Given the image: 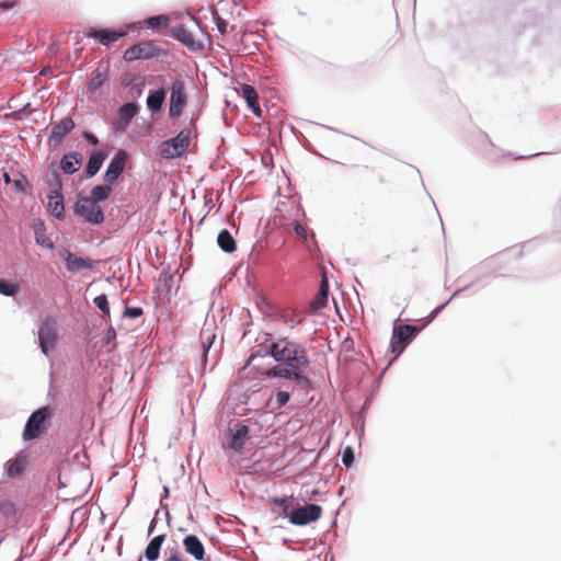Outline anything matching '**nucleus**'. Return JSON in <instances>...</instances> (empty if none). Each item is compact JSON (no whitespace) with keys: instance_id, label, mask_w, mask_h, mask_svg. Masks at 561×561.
Here are the masks:
<instances>
[{"instance_id":"1","label":"nucleus","mask_w":561,"mask_h":561,"mask_svg":"<svg viewBox=\"0 0 561 561\" xmlns=\"http://www.w3.org/2000/svg\"><path fill=\"white\" fill-rule=\"evenodd\" d=\"M270 353L280 365L272 367L266 373L268 377L293 379L302 387L309 386V379L304 375L309 358L302 345L288 339H280L272 343Z\"/></svg>"},{"instance_id":"2","label":"nucleus","mask_w":561,"mask_h":561,"mask_svg":"<svg viewBox=\"0 0 561 561\" xmlns=\"http://www.w3.org/2000/svg\"><path fill=\"white\" fill-rule=\"evenodd\" d=\"M278 215L275 219H278V224L285 228H293L296 234L302 239H307V229L301 224V218L304 217L302 209L299 204L295 201H283L277 206Z\"/></svg>"},{"instance_id":"3","label":"nucleus","mask_w":561,"mask_h":561,"mask_svg":"<svg viewBox=\"0 0 561 561\" xmlns=\"http://www.w3.org/2000/svg\"><path fill=\"white\" fill-rule=\"evenodd\" d=\"M389 160L383 156H376L369 159L358 172L359 179L369 187L375 188L377 184L385 183V173L388 170Z\"/></svg>"},{"instance_id":"4","label":"nucleus","mask_w":561,"mask_h":561,"mask_svg":"<svg viewBox=\"0 0 561 561\" xmlns=\"http://www.w3.org/2000/svg\"><path fill=\"white\" fill-rule=\"evenodd\" d=\"M47 185L49 187L48 204L47 208L50 215L58 219L65 217L64 196L61 194L62 183L57 173H53L47 179Z\"/></svg>"},{"instance_id":"5","label":"nucleus","mask_w":561,"mask_h":561,"mask_svg":"<svg viewBox=\"0 0 561 561\" xmlns=\"http://www.w3.org/2000/svg\"><path fill=\"white\" fill-rule=\"evenodd\" d=\"M191 142V130L183 129L175 137L160 146V154L164 159H174L185 153Z\"/></svg>"},{"instance_id":"6","label":"nucleus","mask_w":561,"mask_h":561,"mask_svg":"<svg viewBox=\"0 0 561 561\" xmlns=\"http://www.w3.org/2000/svg\"><path fill=\"white\" fill-rule=\"evenodd\" d=\"M186 85L182 77L178 76L173 79L170 88L169 115L173 118L181 116L187 104Z\"/></svg>"},{"instance_id":"7","label":"nucleus","mask_w":561,"mask_h":561,"mask_svg":"<svg viewBox=\"0 0 561 561\" xmlns=\"http://www.w3.org/2000/svg\"><path fill=\"white\" fill-rule=\"evenodd\" d=\"M161 54V48L157 41H142L128 47L123 55L126 61H135L139 59H151Z\"/></svg>"},{"instance_id":"8","label":"nucleus","mask_w":561,"mask_h":561,"mask_svg":"<svg viewBox=\"0 0 561 561\" xmlns=\"http://www.w3.org/2000/svg\"><path fill=\"white\" fill-rule=\"evenodd\" d=\"M75 214L82 217L85 221L100 225L104 221L102 208L93 199L87 196H80L75 204Z\"/></svg>"},{"instance_id":"9","label":"nucleus","mask_w":561,"mask_h":561,"mask_svg":"<svg viewBox=\"0 0 561 561\" xmlns=\"http://www.w3.org/2000/svg\"><path fill=\"white\" fill-rule=\"evenodd\" d=\"M58 341L57 322L54 318H46L38 329V342L42 352L47 356Z\"/></svg>"},{"instance_id":"10","label":"nucleus","mask_w":561,"mask_h":561,"mask_svg":"<svg viewBox=\"0 0 561 561\" xmlns=\"http://www.w3.org/2000/svg\"><path fill=\"white\" fill-rule=\"evenodd\" d=\"M419 329L410 324H400L393 328L390 347L392 353L401 354L407 344L419 333Z\"/></svg>"},{"instance_id":"11","label":"nucleus","mask_w":561,"mask_h":561,"mask_svg":"<svg viewBox=\"0 0 561 561\" xmlns=\"http://www.w3.org/2000/svg\"><path fill=\"white\" fill-rule=\"evenodd\" d=\"M50 416V410L48 407H44L35 411L27 420L23 438L25 440H31L37 438L44 430L45 421Z\"/></svg>"},{"instance_id":"12","label":"nucleus","mask_w":561,"mask_h":561,"mask_svg":"<svg viewBox=\"0 0 561 561\" xmlns=\"http://www.w3.org/2000/svg\"><path fill=\"white\" fill-rule=\"evenodd\" d=\"M322 507L317 504H307L290 511L288 520L296 526H305L309 523L316 522L321 517Z\"/></svg>"},{"instance_id":"13","label":"nucleus","mask_w":561,"mask_h":561,"mask_svg":"<svg viewBox=\"0 0 561 561\" xmlns=\"http://www.w3.org/2000/svg\"><path fill=\"white\" fill-rule=\"evenodd\" d=\"M127 159V153L124 150H119L111 160L107 170L105 172L104 179L110 184H113L119 175L123 173L125 163Z\"/></svg>"},{"instance_id":"14","label":"nucleus","mask_w":561,"mask_h":561,"mask_svg":"<svg viewBox=\"0 0 561 561\" xmlns=\"http://www.w3.org/2000/svg\"><path fill=\"white\" fill-rule=\"evenodd\" d=\"M126 35L124 31H112V30H95L89 28L85 32L87 37L95 38L102 45H110Z\"/></svg>"},{"instance_id":"15","label":"nucleus","mask_w":561,"mask_h":561,"mask_svg":"<svg viewBox=\"0 0 561 561\" xmlns=\"http://www.w3.org/2000/svg\"><path fill=\"white\" fill-rule=\"evenodd\" d=\"M183 547L186 553L195 560L202 561L205 558V548L199 538L195 535H187L183 539Z\"/></svg>"},{"instance_id":"16","label":"nucleus","mask_w":561,"mask_h":561,"mask_svg":"<svg viewBox=\"0 0 561 561\" xmlns=\"http://www.w3.org/2000/svg\"><path fill=\"white\" fill-rule=\"evenodd\" d=\"M241 95L245 100L251 112L256 116H262V110L259 104V95L256 90L250 84L241 85Z\"/></svg>"},{"instance_id":"17","label":"nucleus","mask_w":561,"mask_h":561,"mask_svg":"<svg viewBox=\"0 0 561 561\" xmlns=\"http://www.w3.org/2000/svg\"><path fill=\"white\" fill-rule=\"evenodd\" d=\"M173 36L179 39L183 45L187 46L192 50H198L203 48L199 41H196L193 34L184 26H176L172 30Z\"/></svg>"},{"instance_id":"18","label":"nucleus","mask_w":561,"mask_h":561,"mask_svg":"<svg viewBox=\"0 0 561 561\" xmlns=\"http://www.w3.org/2000/svg\"><path fill=\"white\" fill-rule=\"evenodd\" d=\"M138 112V105L129 102L125 103L118 111V122L116 129L124 130Z\"/></svg>"},{"instance_id":"19","label":"nucleus","mask_w":561,"mask_h":561,"mask_svg":"<svg viewBox=\"0 0 561 561\" xmlns=\"http://www.w3.org/2000/svg\"><path fill=\"white\" fill-rule=\"evenodd\" d=\"M65 261H66L67 270L72 273L81 271V270H90L93 267L92 260L78 257L69 251L66 252Z\"/></svg>"},{"instance_id":"20","label":"nucleus","mask_w":561,"mask_h":561,"mask_svg":"<svg viewBox=\"0 0 561 561\" xmlns=\"http://www.w3.org/2000/svg\"><path fill=\"white\" fill-rule=\"evenodd\" d=\"M108 79V66H99L91 75L89 91L96 92Z\"/></svg>"},{"instance_id":"21","label":"nucleus","mask_w":561,"mask_h":561,"mask_svg":"<svg viewBox=\"0 0 561 561\" xmlns=\"http://www.w3.org/2000/svg\"><path fill=\"white\" fill-rule=\"evenodd\" d=\"M329 294V284L325 278L321 280V285L316 297L310 301V309L313 312H318L327 306Z\"/></svg>"},{"instance_id":"22","label":"nucleus","mask_w":561,"mask_h":561,"mask_svg":"<svg viewBox=\"0 0 561 561\" xmlns=\"http://www.w3.org/2000/svg\"><path fill=\"white\" fill-rule=\"evenodd\" d=\"M165 540V535H158L153 537L145 549L144 556L148 561H157L160 556V550Z\"/></svg>"},{"instance_id":"23","label":"nucleus","mask_w":561,"mask_h":561,"mask_svg":"<svg viewBox=\"0 0 561 561\" xmlns=\"http://www.w3.org/2000/svg\"><path fill=\"white\" fill-rule=\"evenodd\" d=\"M26 457L18 456L14 459H10L7 461V474L10 478H16L23 473L26 468Z\"/></svg>"},{"instance_id":"24","label":"nucleus","mask_w":561,"mask_h":561,"mask_svg":"<svg viewBox=\"0 0 561 561\" xmlns=\"http://www.w3.org/2000/svg\"><path fill=\"white\" fill-rule=\"evenodd\" d=\"M80 165L81 157L77 152L65 154L60 161V167L62 171L67 174L75 173L80 168Z\"/></svg>"},{"instance_id":"25","label":"nucleus","mask_w":561,"mask_h":561,"mask_svg":"<svg viewBox=\"0 0 561 561\" xmlns=\"http://www.w3.org/2000/svg\"><path fill=\"white\" fill-rule=\"evenodd\" d=\"M249 427L245 425L240 426L232 435L229 442V447L236 451H240L248 438Z\"/></svg>"},{"instance_id":"26","label":"nucleus","mask_w":561,"mask_h":561,"mask_svg":"<svg viewBox=\"0 0 561 561\" xmlns=\"http://www.w3.org/2000/svg\"><path fill=\"white\" fill-rule=\"evenodd\" d=\"M164 100H165V90L163 88L152 91L149 93V95L147 98V107L152 113H156L161 110Z\"/></svg>"},{"instance_id":"27","label":"nucleus","mask_w":561,"mask_h":561,"mask_svg":"<svg viewBox=\"0 0 561 561\" xmlns=\"http://www.w3.org/2000/svg\"><path fill=\"white\" fill-rule=\"evenodd\" d=\"M33 230L35 233V240L36 243L51 249L54 247V243L50 241V239L46 236V229L45 225L42 220H35L33 224Z\"/></svg>"},{"instance_id":"28","label":"nucleus","mask_w":561,"mask_h":561,"mask_svg":"<svg viewBox=\"0 0 561 561\" xmlns=\"http://www.w3.org/2000/svg\"><path fill=\"white\" fill-rule=\"evenodd\" d=\"M217 243L219 248L227 253H232L237 249L236 240L227 229L219 232Z\"/></svg>"},{"instance_id":"29","label":"nucleus","mask_w":561,"mask_h":561,"mask_svg":"<svg viewBox=\"0 0 561 561\" xmlns=\"http://www.w3.org/2000/svg\"><path fill=\"white\" fill-rule=\"evenodd\" d=\"M75 128V122L70 117L62 118L51 129V136L61 139Z\"/></svg>"},{"instance_id":"30","label":"nucleus","mask_w":561,"mask_h":561,"mask_svg":"<svg viewBox=\"0 0 561 561\" xmlns=\"http://www.w3.org/2000/svg\"><path fill=\"white\" fill-rule=\"evenodd\" d=\"M105 159V154L103 152H93L88 161L85 173L88 178L94 176L102 167V163Z\"/></svg>"},{"instance_id":"31","label":"nucleus","mask_w":561,"mask_h":561,"mask_svg":"<svg viewBox=\"0 0 561 561\" xmlns=\"http://www.w3.org/2000/svg\"><path fill=\"white\" fill-rule=\"evenodd\" d=\"M112 187L110 185H96L91 190V195L88 198L93 199L95 203L105 201L110 197Z\"/></svg>"},{"instance_id":"32","label":"nucleus","mask_w":561,"mask_h":561,"mask_svg":"<svg viewBox=\"0 0 561 561\" xmlns=\"http://www.w3.org/2000/svg\"><path fill=\"white\" fill-rule=\"evenodd\" d=\"M288 496H284V497H273L271 500V502L280 508V511H277L276 508H272V512H279V515L282 516H285V517H288L290 511H289V506H288Z\"/></svg>"},{"instance_id":"33","label":"nucleus","mask_w":561,"mask_h":561,"mask_svg":"<svg viewBox=\"0 0 561 561\" xmlns=\"http://www.w3.org/2000/svg\"><path fill=\"white\" fill-rule=\"evenodd\" d=\"M19 290V285L0 279V294L4 296H14Z\"/></svg>"},{"instance_id":"34","label":"nucleus","mask_w":561,"mask_h":561,"mask_svg":"<svg viewBox=\"0 0 561 561\" xmlns=\"http://www.w3.org/2000/svg\"><path fill=\"white\" fill-rule=\"evenodd\" d=\"M169 16L167 15H157V16H151L147 20V24L148 26L150 27H162V26H167L168 23H169Z\"/></svg>"},{"instance_id":"35","label":"nucleus","mask_w":561,"mask_h":561,"mask_svg":"<svg viewBox=\"0 0 561 561\" xmlns=\"http://www.w3.org/2000/svg\"><path fill=\"white\" fill-rule=\"evenodd\" d=\"M93 302L105 316H110V306L105 295L96 296Z\"/></svg>"},{"instance_id":"36","label":"nucleus","mask_w":561,"mask_h":561,"mask_svg":"<svg viewBox=\"0 0 561 561\" xmlns=\"http://www.w3.org/2000/svg\"><path fill=\"white\" fill-rule=\"evenodd\" d=\"M342 462L344 466L350 467L354 462V451L351 446H347L342 451Z\"/></svg>"},{"instance_id":"37","label":"nucleus","mask_w":561,"mask_h":561,"mask_svg":"<svg viewBox=\"0 0 561 561\" xmlns=\"http://www.w3.org/2000/svg\"><path fill=\"white\" fill-rule=\"evenodd\" d=\"M213 16L217 25L218 32L224 35L227 32V22L224 20L216 10L213 11Z\"/></svg>"},{"instance_id":"38","label":"nucleus","mask_w":561,"mask_h":561,"mask_svg":"<svg viewBox=\"0 0 561 561\" xmlns=\"http://www.w3.org/2000/svg\"><path fill=\"white\" fill-rule=\"evenodd\" d=\"M144 311L140 307H126L123 316L127 318H139L142 316Z\"/></svg>"},{"instance_id":"39","label":"nucleus","mask_w":561,"mask_h":561,"mask_svg":"<svg viewBox=\"0 0 561 561\" xmlns=\"http://www.w3.org/2000/svg\"><path fill=\"white\" fill-rule=\"evenodd\" d=\"M28 187V181L24 175H21L19 179L14 180V188L18 192H24Z\"/></svg>"},{"instance_id":"40","label":"nucleus","mask_w":561,"mask_h":561,"mask_svg":"<svg viewBox=\"0 0 561 561\" xmlns=\"http://www.w3.org/2000/svg\"><path fill=\"white\" fill-rule=\"evenodd\" d=\"M289 401V393L287 391H278L276 393L277 408L284 407Z\"/></svg>"},{"instance_id":"41","label":"nucleus","mask_w":561,"mask_h":561,"mask_svg":"<svg viewBox=\"0 0 561 561\" xmlns=\"http://www.w3.org/2000/svg\"><path fill=\"white\" fill-rule=\"evenodd\" d=\"M304 320V317L301 314H297L295 317H293L290 320H287L286 322L291 327L294 328L295 325L301 323Z\"/></svg>"},{"instance_id":"42","label":"nucleus","mask_w":561,"mask_h":561,"mask_svg":"<svg viewBox=\"0 0 561 561\" xmlns=\"http://www.w3.org/2000/svg\"><path fill=\"white\" fill-rule=\"evenodd\" d=\"M16 4H18V1L2 2V3H0V10L7 11V10L12 9Z\"/></svg>"},{"instance_id":"43","label":"nucleus","mask_w":561,"mask_h":561,"mask_svg":"<svg viewBox=\"0 0 561 561\" xmlns=\"http://www.w3.org/2000/svg\"><path fill=\"white\" fill-rule=\"evenodd\" d=\"M214 336H210V335H207V337L205 340H203L202 342V345H203V350L205 352H207L211 345V340H213Z\"/></svg>"},{"instance_id":"44","label":"nucleus","mask_w":561,"mask_h":561,"mask_svg":"<svg viewBox=\"0 0 561 561\" xmlns=\"http://www.w3.org/2000/svg\"><path fill=\"white\" fill-rule=\"evenodd\" d=\"M84 137L92 145H98L99 142L98 138L92 134L87 133Z\"/></svg>"},{"instance_id":"45","label":"nucleus","mask_w":561,"mask_h":561,"mask_svg":"<svg viewBox=\"0 0 561 561\" xmlns=\"http://www.w3.org/2000/svg\"><path fill=\"white\" fill-rule=\"evenodd\" d=\"M116 332L113 328H110L106 332V341L110 342L111 340L115 339Z\"/></svg>"},{"instance_id":"46","label":"nucleus","mask_w":561,"mask_h":561,"mask_svg":"<svg viewBox=\"0 0 561 561\" xmlns=\"http://www.w3.org/2000/svg\"><path fill=\"white\" fill-rule=\"evenodd\" d=\"M165 554L168 557H180L181 556V553L179 552L178 549H169L165 551Z\"/></svg>"},{"instance_id":"47","label":"nucleus","mask_w":561,"mask_h":561,"mask_svg":"<svg viewBox=\"0 0 561 561\" xmlns=\"http://www.w3.org/2000/svg\"><path fill=\"white\" fill-rule=\"evenodd\" d=\"M443 308H444V305H442V306H439V307L435 308V309L432 311V313H431V319H430V321H432V320H433V319H434V318H435V317L440 312V310H442Z\"/></svg>"},{"instance_id":"48","label":"nucleus","mask_w":561,"mask_h":561,"mask_svg":"<svg viewBox=\"0 0 561 561\" xmlns=\"http://www.w3.org/2000/svg\"><path fill=\"white\" fill-rule=\"evenodd\" d=\"M154 526H156V519H152L150 525H149V528H148V534L149 535L152 534Z\"/></svg>"},{"instance_id":"49","label":"nucleus","mask_w":561,"mask_h":561,"mask_svg":"<svg viewBox=\"0 0 561 561\" xmlns=\"http://www.w3.org/2000/svg\"><path fill=\"white\" fill-rule=\"evenodd\" d=\"M3 179L7 184L11 182V178H10L9 173H4Z\"/></svg>"}]
</instances>
